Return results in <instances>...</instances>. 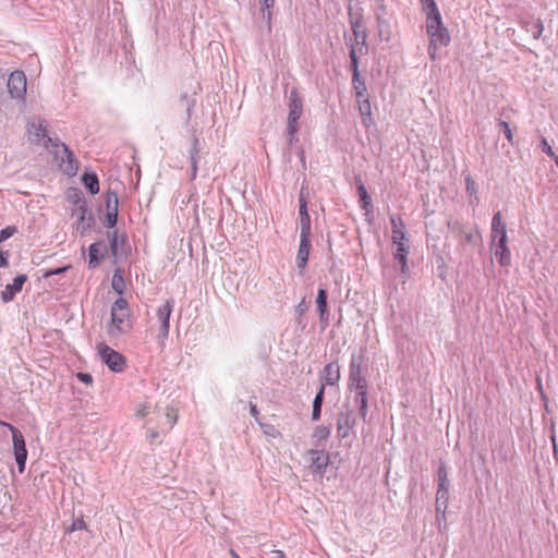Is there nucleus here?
I'll use <instances>...</instances> for the list:
<instances>
[{
    "mask_svg": "<svg viewBox=\"0 0 558 558\" xmlns=\"http://www.w3.org/2000/svg\"><path fill=\"white\" fill-rule=\"evenodd\" d=\"M363 355H352L349 364L348 389L354 392L359 415L365 421L368 411V383L363 374Z\"/></svg>",
    "mask_w": 558,
    "mask_h": 558,
    "instance_id": "f257e3e1",
    "label": "nucleus"
},
{
    "mask_svg": "<svg viewBox=\"0 0 558 558\" xmlns=\"http://www.w3.org/2000/svg\"><path fill=\"white\" fill-rule=\"evenodd\" d=\"M422 10L426 15V33L429 40L438 41L440 47H447L451 37L448 28L444 25L441 14L435 0H420Z\"/></svg>",
    "mask_w": 558,
    "mask_h": 558,
    "instance_id": "f03ea898",
    "label": "nucleus"
},
{
    "mask_svg": "<svg viewBox=\"0 0 558 558\" xmlns=\"http://www.w3.org/2000/svg\"><path fill=\"white\" fill-rule=\"evenodd\" d=\"M492 242L495 247L494 254L496 257H499V264L501 266L508 265L510 262V254L506 245V225L501 220L500 211H497L492 220Z\"/></svg>",
    "mask_w": 558,
    "mask_h": 558,
    "instance_id": "7ed1b4c3",
    "label": "nucleus"
},
{
    "mask_svg": "<svg viewBox=\"0 0 558 558\" xmlns=\"http://www.w3.org/2000/svg\"><path fill=\"white\" fill-rule=\"evenodd\" d=\"M288 119L287 133L288 142L292 145L298 141V132L300 129L299 120L303 114V98L296 88H292L288 98Z\"/></svg>",
    "mask_w": 558,
    "mask_h": 558,
    "instance_id": "20e7f679",
    "label": "nucleus"
},
{
    "mask_svg": "<svg viewBox=\"0 0 558 558\" xmlns=\"http://www.w3.org/2000/svg\"><path fill=\"white\" fill-rule=\"evenodd\" d=\"M130 311L128 301L123 298L116 300L111 306V323L109 332L111 336H118L129 330Z\"/></svg>",
    "mask_w": 558,
    "mask_h": 558,
    "instance_id": "39448f33",
    "label": "nucleus"
},
{
    "mask_svg": "<svg viewBox=\"0 0 558 558\" xmlns=\"http://www.w3.org/2000/svg\"><path fill=\"white\" fill-rule=\"evenodd\" d=\"M448 227L464 251L474 248L481 242V234L473 227L465 226L458 220L450 221Z\"/></svg>",
    "mask_w": 558,
    "mask_h": 558,
    "instance_id": "423d86ee",
    "label": "nucleus"
},
{
    "mask_svg": "<svg viewBox=\"0 0 558 558\" xmlns=\"http://www.w3.org/2000/svg\"><path fill=\"white\" fill-rule=\"evenodd\" d=\"M72 216L76 217V231L81 234L88 232L95 223L94 215L83 196H77L75 199Z\"/></svg>",
    "mask_w": 558,
    "mask_h": 558,
    "instance_id": "0eeeda50",
    "label": "nucleus"
},
{
    "mask_svg": "<svg viewBox=\"0 0 558 558\" xmlns=\"http://www.w3.org/2000/svg\"><path fill=\"white\" fill-rule=\"evenodd\" d=\"M174 300L168 299L163 304L158 306L156 310V317L159 323V331L157 335V339L162 344L169 337V330H170V316L174 308Z\"/></svg>",
    "mask_w": 558,
    "mask_h": 558,
    "instance_id": "6e6552de",
    "label": "nucleus"
},
{
    "mask_svg": "<svg viewBox=\"0 0 558 558\" xmlns=\"http://www.w3.org/2000/svg\"><path fill=\"white\" fill-rule=\"evenodd\" d=\"M10 432L12 434L13 454L17 464V469L20 473H23L25 471L27 460L25 438L21 430L15 426H10Z\"/></svg>",
    "mask_w": 558,
    "mask_h": 558,
    "instance_id": "1a4fd4ad",
    "label": "nucleus"
},
{
    "mask_svg": "<svg viewBox=\"0 0 558 558\" xmlns=\"http://www.w3.org/2000/svg\"><path fill=\"white\" fill-rule=\"evenodd\" d=\"M56 159L59 161L60 170L68 175H75L78 170V163L74 153L66 144H61V150L54 151Z\"/></svg>",
    "mask_w": 558,
    "mask_h": 558,
    "instance_id": "9d476101",
    "label": "nucleus"
},
{
    "mask_svg": "<svg viewBox=\"0 0 558 558\" xmlns=\"http://www.w3.org/2000/svg\"><path fill=\"white\" fill-rule=\"evenodd\" d=\"M98 352L101 361L116 373H121L125 367V359L118 351L107 344H100Z\"/></svg>",
    "mask_w": 558,
    "mask_h": 558,
    "instance_id": "9b49d317",
    "label": "nucleus"
},
{
    "mask_svg": "<svg viewBox=\"0 0 558 558\" xmlns=\"http://www.w3.org/2000/svg\"><path fill=\"white\" fill-rule=\"evenodd\" d=\"M355 422L354 411L348 404H343L337 417L338 437L341 439L349 437L355 426Z\"/></svg>",
    "mask_w": 558,
    "mask_h": 558,
    "instance_id": "f8f14e48",
    "label": "nucleus"
},
{
    "mask_svg": "<svg viewBox=\"0 0 558 558\" xmlns=\"http://www.w3.org/2000/svg\"><path fill=\"white\" fill-rule=\"evenodd\" d=\"M26 76L23 71H14L8 80V90L12 98L23 100L26 95Z\"/></svg>",
    "mask_w": 558,
    "mask_h": 558,
    "instance_id": "ddd939ff",
    "label": "nucleus"
},
{
    "mask_svg": "<svg viewBox=\"0 0 558 558\" xmlns=\"http://www.w3.org/2000/svg\"><path fill=\"white\" fill-rule=\"evenodd\" d=\"M108 239L110 242V252L113 258L126 256L129 253L128 235L125 233H119L118 230L108 232Z\"/></svg>",
    "mask_w": 558,
    "mask_h": 558,
    "instance_id": "4468645a",
    "label": "nucleus"
},
{
    "mask_svg": "<svg viewBox=\"0 0 558 558\" xmlns=\"http://www.w3.org/2000/svg\"><path fill=\"white\" fill-rule=\"evenodd\" d=\"M299 217H300V236H311V217L307 209V201L304 193V187L301 189L299 194Z\"/></svg>",
    "mask_w": 558,
    "mask_h": 558,
    "instance_id": "2eb2a0df",
    "label": "nucleus"
},
{
    "mask_svg": "<svg viewBox=\"0 0 558 558\" xmlns=\"http://www.w3.org/2000/svg\"><path fill=\"white\" fill-rule=\"evenodd\" d=\"M310 468L314 474H324L329 463V456L324 450H310Z\"/></svg>",
    "mask_w": 558,
    "mask_h": 558,
    "instance_id": "dca6fc26",
    "label": "nucleus"
},
{
    "mask_svg": "<svg viewBox=\"0 0 558 558\" xmlns=\"http://www.w3.org/2000/svg\"><path fill=\"white\" fill-rule=\"evenodd\" d=\"M328 292L325 288H319L316 296V307L319 316V323L324 330L329 325V312L327 308Z\"/></svg>",
    "mask_w": 558,
    "mask_h": 558,
    "instance_id": "f3484780",
    "label": "nucleus"
},
{
    "mask_svg": "<svg viewBox=\"0 0 558 558\" xmlns=\"http://www.w3.org/2000/svg\"><path fill=\"white\" fill-rule=\"evenodd\" d=\"M311 246V236H300V245L296 253V266L300 274H303L307 266Z\"/></svg>",
    "mask_w": 558,
    "mask_h": 558,
    "instance_id": "a211bd4d",
    "label": "nucleus"
},
{
    "mask_svg": "<svg viewBox=\"0 0 558 558\" xmlns=\"http://www.w3.org/2000/svg\"><path fill=\"white\" fill-rule=\"evenodd\" d=\"M26 275H19L13 279L12 283L5 286L4 290L1 292V299L4 303H8L14 299L16 293H19L23 284L26 282Z\"/></svg>",
    "mask_w": 558,
    "mask_h": 558,
    "instance_id": "6ab92c4d",
    "label": "nucleus"
},
{
    "mask_svg": "<svg viewBox=\"0 0 558 558\" xmlns=\"http://www.w3.org/2000/svg\"><path fill=\"white\" fill-rule=\"evenodd\" d=\"M323 383L325 386L337 385L340 379V366L337 362H330L323 369Z\"/></svg>",
    "mask_w": 558,
    "mask_h": 558,
    "instance_id": "aec40b11",
    "label": "nucleus"
},
{
    "mask_svg": "<svg viewBox=\"0 0 558 558\" xmlns=\"http://www.w3.org/2000/svg\"><path fill=\"white\" fill-rule=\"evenodd\" d=\"M106 252L107 248L104 243H92L88 248V266L90 268H95L96 266H98L101 259L104 258Z\"/></svg>",
    "mask_w": 558,
    "mask_h": 558,
    "instance_id": "412c9836",
    "label": "nucleus"
},
{
    "mask_svg": "<svg viewBox=\"0 0 558 558\" xmlns=\"http://www.w3.org/2000/svg\"><path fill=\"white\" fill-rule=\"evenodd\" d=\"M449 500V490L448 489H437L436 494V519L437 521L446 519V510L448 507Z\"/></svg>",
    "mask_w": 558,
    "mask_h": 558,
    "instance_id": "4be33fe9",
    "label": "nucleus"
},
{
    "mask_svg": "<svg viewBox=\"0 0 558 558\" xmlns=\"http://www.w3.org/2000/svg\"><path fill=\"white\" fill-rule=\"evenodd\" d=\"M28 132L34 137L36 142L45 141L48 136L47 134V123L44 119H38L37 122L33 121L27 125Z\"/></svg>",
    "mask_w": 558,
    "mask_h": 558,
    "instance_id": "5701e85b",
    "label": "nucleus"
},
{
    "mask_svg": "<svg viewBox=\"0 0 558 558\" xmlns=\"http://www.w3.org/2000/svg\"><path fill=\"white\" fill-rule=\"evenodd\" d=\"M356 189H357V194L360 197V201H359L360 206L367 214L373 209L372 197L368 194L364 183L361 180L356 181Z\"/></svg>",
    "mask_w": 558,
    "mask_h": 558,
    "instance_id": "b1692460",
    "label": "nucleus"
},
{
    "mask_svg": "<svg viewBox=\"0 0 558 558\" xmlns=\"http://www.w3.org/2000/svg\"><path fill=\"white\" fill-rule=\"evenodd\" d=\"M82 181L90 194L96 195L99 193V180L96 173L85 172L82 177Z\"/></svg>",
    "mask_w": 558,
    "mask_h": 558,
    "instance_id": "393cba45",
    "label": "nucleus"
},
{
    "mask_svg": "<svg viewBox=\"0 0 558 558\" xmlns=\"http://www.w3.org/2000/svg\"><path fill=\"white\" fill-rule=\"evenodd\" d=\"M449 478L448 471L444 463H441L437 470V489H448L449 490Z\"/></svg>",
    "mask_w": 558,
    "mask_h": 558,
    "instance_id": "a878e982",
    "label": "nucleus"
},
{
    "mask_svg": "<svg viewBox=\"0 0 558 558\" xmlns=\"http://www.w3.org/2000/svg\"><path fill=\"white\" fill-rule=\"evenodd\" d=\"M260 4V11H262V19L266 21L268 24V27L270 28V22L272 12L271 9L275 4V0H258Z\"/></svg>",
    "mask_w": 558,
    "mask_h": 558,
    "instance_id": "bb28decb",
    "label": "nucleus"
},
{
    "mask_svg": "<svg viewBox=\"0 0 558 558\" xmlns=\"http://www.w3.org/2000/svg\"><path fill=\"white\" fill-rule=\"evenodd\" d=\"M111 287L118 294H123L125 290V281L122 276L121 270L118 268L114 270L112 280H111Z\"/></svg>",
    "mask_w": 558,
    "mask_h": 558,
    "instance_id": "cd10ccee",
    "label": "nucleus"
},
{
    "mask_svg": "<svg viewBox=\"0 0 558 558\" xmlns=\"http://www.w3.org/2000/svg\"><path fill=\"white\" fill-rule=\"evenodd\" d=\"M201 143L197 136L193 135L192 145L189 150V159L191 165H197L199 160Z\"/></svg>",
    "mask_w": 558,
    "mask_h": 558,
    "instance_id": "c85d7f7f",
    "label": "nucleus"
},
{
    "mask_svg": "<svg viewBox=\"0 0 558 558\" xmlns=\"http://www.w3.org/2000/svg\"><path fill=\"white\" fill-rule=\"evenodd\" d=\"M177 423V413L172 408H166L165 413L162 414L161 425L166 426L168 429L172 428Z\"/></svg>",
    "mask_w": 558,
    "mask_h": 558,
    "instance_id": "c756f323",
    "label": "nucleus"
},
{
    "mask_svg": "<svg viewBox=\"0 0 558 558\" xmlns=\"http://www.w3.org/2000/svg\"><path fill=\"white\" fill-rule=\"evenodd\" d=\"M349 57H350V68L352 71L353 81H357V77L360 76L359 58H357V54H356V51H355V48L353 45H351Z\"/></svg>",
    "mask_w": 558,
    "mask_h": 558,
    "instance_id": "7c9ffc66",
    "label": "nucleus"
},
{
    "mask_svg": "<svg viewBox=\"0 0 558 558\" xmlns=\"http://www.w3.org/2000/svg\"><path fill=\"white\" fill-rule=\"evenodd\" d=\"M352 85L355 92L356 100L368 97L365 82L361 78V75L357 77V81L352 80Z\"/></svg>",
    "mask_w": 558,
    "mask_h": 558,
    "instance_id": "2f4dec72",
    "label": "nucleus"
},
{
    "mask_svg": "<svg viewBox=\"0 0 558 558\" xmlns=\"http://www.w3.org/2000/svg\"><path fill=\"white\" fill-rule=\"evenodd\" d=\"M352 32L357 44L366 45V33L361 29V23L359 21L352 22Z\"/></svg>",
    "mask_w": 558,
    "mask_h": 558,
    "instance_id": "473e14b6",
    "label": "nucleus"
},
{
    "mask_svg": "<svg viewBox=\"0 0 558 558\" xmlns=\"http://www.w3.org/2000/svg\"><path fill=\"white\" fill-rule=\"evenodd\" d=\"M331 434V427L319 425L315 428L313 437L319 442L327 440Z\"/></svg>",
    "mask_w": 558,
    "mask_h": 558,
    "instance_id": "72a5a7b5",
    "label": "nucleus"
},
{
    "mask_svg": "<svg viewBox=\"0 0 558 558\" xmlns=\"http://www.w3.org/2000/svg\"><path fill=\"white\" fill-rule=\"evenodd\" d=\"M119 199L118 195L113 191H109L106 195V207L107 211H118Z\"/></svg>",
    "mask_w": 558,
    "mask_h": 558,
    "instance_id": "f704fd0d",
    "label": "nucleus"
},
{
    "mask_svg": "<svg viewBox=\"0 0 558 558\" xmlns=\"http://www.w3.org/2000/svg\"><path fill=\"white\" fill-rule=\"evenodd\" d=\"M391 230H399L404 231L405 230V223L403 222L402 218L399 215L392 214L389 217Z\"/></svg>",
    "mask_w": 558,
    "mask_h": 558,
    "instance_id": "c9c22d12",
    "label": "nucleus"
},
{
    "mask_svg": "<svg viewBox=\"0 0 558 558\" xmlns=\"http://www.w3.org/2000/svg\"><path fill=\"white\" fill-rule=\"evenodd\" d=\"M391 241H392V244H400V243H408L409 242V239L407 236V232L405 230L404 231H399V230H391Z\"/></svg>",
    "mask_w": 558,
    "mask_h": 558,
    "instance_id": "e433bc0d",
    "label": "nucleus"
},
{
    "mask_svg": "<svg viewBox=\"0 0 558 558\" xmlns=\"http://www.w3.org/2000/svg\"><path fill=\"white\" fill-rule=\"evenodd\" d=\"M360 116H367L372 113V107L368 97L357 99Z\"/></svg>",
    "mask_w": 558,
    "mask_h": 558,
    "instance_id": "4c0bfd02",
    "label": "nucleus"
},
{
    "mask_svg": "<svg viewBox=\"0 0 558 558\" xmlns=\"http://www.w3.org/2000/svg\"><path fill=\"white\" fill-rule=\"evenodd\" d=\"M17 232V229L15 226H8L4 229L0 230V243L3 241L10 239Z\"/></svg>",
    "mask_w": 558,
    "mask_h": 558,
    "instance_id": "58836bf2",
    "label": "nucleus"
},
{
    "mask_svg": "<svg viewBox=\"0 0 558 558\" xmlns=\"http://www.w3.org/2000/svg\"><path fill=\"white\" fill-rule=\"evenodd\" d=\"M465 189L470 196L475 195V198L477 199V185L476 182L470 175L465 178Z\"/></svg>",
    "mask_w": 558,
    "mask_h": 558,
    "instance_id": "ea45409f",
    "label": "nucleus"
},
{
    "mask_svg": "<svg viewBox=\"0 0 558 558\" xmlns=\"http://www.w3.org/2000/svg\"><path fill=\"white\" fill-rule=\"evenodd\" d=\"M395 259L400 264L401 266V272L407 274L409 271L408 267V255L403 254H393Z\"/></svg>",
    "mask_w": 558,
    "mask_h": 558,
    "instance_id": "a19ab883",
    "label": "nucleus"
},
{
    "mask_svg": "<svg viewBox=\"0 0 558 558\" xmlns=\"http://www.w3.org/2000/svg\"><path fill=\"white\" fill-rule=\"evenodd\" d=\"M150 413V404H148L147 402H144V403H141L137 409H136V412H135V415L138 417V418H144L146 417V415H148Z\"/></svg>",
    "mask_w": 558,
    "mask_h": 558,
    "instance_id": "79ce46f5",
    "label": "nucleus"
},
{
    "mask_svg": "<svg viewBox=\"0 0 558 558\" xmlns=\"http://www.w3.org/2000/svg\"><path fill=\"white\" fill-rule=\"evenodd\" d=\"M118 221V211H107L105 225L107 228H113Z\"/></svg>",
    "mask_w": 558,
    "mask_h": 558,
    "instance_id": "37998d69",
    "label": "nucleus"
},
{
    "mask_svg": "<svg viewBox=\"0 0 558 558\" xmlns=\"http://www.w3.org/2000/svg\"><path fill=\"white\" fill-rule=\"evenodd\" d=\"M87 529V525L85 523V521L83 520V518H77V519H74L71 526L68 529V532H74V531H80V530H85Z\"/></svg>",
    "mask_w": 558,
    "mask_h": 558,
    "instance_id": "c03bdc74",
    "label": "nucleus"
},
{
    "mask_svg": "<svg viewBox=\"0 0 558 558\" xmlns=\"http://www.w3.org/2000/svg\"><path fill=\"white\" fill-rule=\"evenodd\" d=\"M324 396H325V385L320 384V387L313 400V407H323Z\"/></svg>",
    "mask_w": 558,
    "mask_h": 558,
    "instance_id": "a18cd8bd",
    "label": "nucleus"
},
{
    "mask_svg": "<svg viewBox=\"0 0 558 558\" xmlns=\"http://www.w3.org/2000/svg\"><path fill=\"white\" fill-rule=\"evenodd\" d=\"M533 28L534 29H530L527 28V24L525 23V32H532L533 34V37L534 38H538L541 35H542V32H543V23L538 20L534 25H533Z\"/></svg>",
    "mask_w": 558,
    "mask_h": 558,
    "instance_id": "49530a36",
    "label": "nucleus"
},
{
    "mask_svg": "<svg viewBox=\"0 0 558 558\" xmlns=\"http://www.w3.org/2000/svg\"><path fill=\"white\" fill-rule=\"evenodd\" d=\"M438 41H432L429 40V44H428V47H427V52H428V56L432 60H436L437 58V49H438Z\"/></svg>",
    "mask_w": 558,
    "mask_h": 558,
    "instance_id": "de8ad7c7",
    "label": "nucleus"
},
{
    "mask_svg": "<svg viewBox=\"0 0 558 558\" xmlns=\"http://www.w3.org/2000/svg\"><path fill=\"white\" fill-rule=\"evenodd\" d=\"M396 246V251L393 254H403V255H409L410 253V245H409V242L405 243H400V244H395Z\"/></svg>",
    "mask_w": 558,
    "mask_h": 558,
    "instance_id": "09e8293b",
    "label": "nucleus"
},
{
    "mask_svg": "<svg viewBox=\"0 0 558 558\" xmlns=\"http://www.w3.org/2000/svg\"><path fill=\"white\" fill-rule=\"evenodd\" d=\"M361 122H362V125L366 130H368L371 126L375 125V120H374L372 113H369L367 116H361Z\"/></svg>",
    "mask_w": 558,
    "mask_h": 558,
    "instance_id": "8fccbe9b",
    "label": "nucleus"
},
{
    "mask_svg": "<svg viewBox=\"0 0 558 558\" xmlns=\"http://www.w3.org/2000/svg\"><path fill=\"white\" fill-rule=\"evenodd\" d=\"M61 142L59 141V138H52L50 136H47L46 140H45V145L47 147H52V148H60L61 149Z\"/></svg>",
    "mask_w": 558,
    "mask_h": 558,
    "instance_id": "3c124183",
    "label": "nucleus"
},
{
    "mask_svg": "<svg viewBox=\"0 0 558 558\" xmlns=\"http://www.w3.org/2000/svg\"><path fill=\"white\" fill-rule=\"evenodd\" d=\"M76 377L78 378L80 381H82L86 385H89L93 381V377L88 373L80 372V373H77Z\"/></svg>",
    "mask_w": 558,
    "mask_h": 558,
    "instance_id": "603ef678",
    "label": "nucleus"
},
{
    "mask_svg": "<svg viewBox=\"0 0 558 558\" xmlns=\"http://www.w3.org/2000/svg\"><path fill=\"white\" fill-rule=\"evenodd\" d=\"M69 268H70V266L59 267V268H54V269H50V270L46 274V277L61 275L62 272H64V271H65L66 269H69Z\"/></svg>",
    "mask_w": 558,
    "mask_h": 558,
    "instance_id": "864d4df0",
    "label": "nucleus"
},
{
    "mask_svg": "<svg viewBox=\"0 0 558 558\" xmlns=\"http://www.w3.org/2000/svg\"><path fill=\"white\" fill-rule=\"evenodd\" d=\"M9 252L0 250V268H4L8 266Z\"/></svg>",
    "mask_w": 558,
    "mask_h": 558,
    "instance_id": "5fc2aeb1",
    "label": "nucleus"
},
{
    "mask_svg": "<svg viewBox=\"0 0 558 558\" xmlns=\"http://www.w3.org/2000/svg\"><path fill=\"white\" fill-rule=\"evenodd\" d=\"M543 151L554 159L557 157L555 155V153L553 151V148L550 147V145L545 140L543 141Z\"/></svg>",
    "mask_w": 558,
    "mask_h": 558,
    "instance_id": "6e6d98bb",
    "label": "nucleus"
},
{
    "mask_svg": "<svg viewBox=\"0 0 558 558\" xmlns=\"http://www.w3.org/2000/svg\"><path fill=\"white\" fill-rule=\"evenodd\" d=\"M147 438L150 442H154L157 438H159V433L153 428L147 430Z\"/></svg>",
    "mask_w": 558,
    "mask_h": 558,
    "instance_id": "4d7b16f0",
    "label": "nucleus"
},
{
    "mask_svg": "<svg viewBox=\"0 0 558 558\" xmlns=\"http://www.w3.org/2000/svg\"><path fill=\"white\" fill-rule=\"evenodd\" d=\"M320 415H322V407H313L312 420L318 421L320 418Z\"/></svg>",
    "mask_w": 558,
    "mask_h": 558,
    "instance_id": "13d9d810",
    "label": "nucleus"
},
{
    "mask_svg": "<svg viewBox=\"0 0 558 558\" xmlns=\"http://www.w3.org/2000/svg\"><path fill=\"white\" fill-rule=\"evenodd\" d=\"M307 306H306V303H305V300L303 299L296 306L295 308V312L299 314V315H303L306 311Z\"/></svg>",
    "mask_w": 558,
    "mask_h": 558,
    "instance_id": "bf43d9fd",
    "label": "nucleus"
},
{
    "mask_svg": "<svg viewBox=\"0 0 558 558\" xmlns=\"http://www.w3.org/2000/svg\"><path fill=\"white\" fill-rule=\"evenodd\" d=\"M250 412H251V415L256 420L258 421V415H259V411L257 409V405L254 404V403H250Z\"/></svg>",
    "mask_w": 558,
    "mask_h": 558,
    "instance_id": "052dcab7",
    "label": "nucleus"
},
{
    "mask_svg": "<svg viewBox=\"0 0 558 558\" xmlns=\"http://www.w3.org/2000/svg\"><path fill=\"white\" fill-rule=\"evenodd\" d=\"M501 126H502L504 133H505V135L507 136V138H508L509 141H511V138H512V134H511V130H510L509 124H508V123H506V122H501Z\"/></svg>",
    "mask_w": 558,
    "mask_h": 558,
    "instance_id": "680f3d73",
    "label": "nucleus"
},
{
    "mask_svg": "<svg viewBox=\"0 0 558 558\" xmlns=\"http://www.w3.org/2000/svg\"><path fill=\"white\" fill-rule=\"evenodd\" d=\"M198 166L197 165H191V173H190V180H195L197 177Z\"/></svg>",
    "mask_w": 558,
    "mask_h": 558,
    "instance_id": "e2e57ef3",
    "label": "nucleus"
},
{
    "mask_svg": "<svg viewBox=\"0 0 558 558\" xmlns=\"http://www.w3.org/2000/svg\"><path fill=\"white\" fill-rule=\"evenodd\" d=\"M0 425L7 427L9 430H10V426H13L12 424L7 423V422L1 421V420H0Z\"/></svg>",
    "mask_w": 558,
    "mask_h": 558,
    "instance_id": "0e129e2a",
    "label": "nucleus"
},
{
    "mask_svg": "<svg viewBox=\"0 0 558 558\" xmlns=\"http://www.w3.org/2000/svg\"><path fill=\"white\" fill-rule=\"evenodd\" d=\"M230 555L232 556V558H241L239 554L233 549H230Z\"/></svg>",
    "mask_w": 558,
    "mask_h": 558,
    "instance_id": "69168bd1",
    "label": "nucleus"
},
{
    "mask_svg": "<svg viewBox=\"0 0 558 558\" xmlns=\"http://www.w3.org/2000/svg\"><path fill=\"white\" fill-rule=\"evenodd\" d=\"M276 554H277L278 558H284L286 557V555H284V553L282 550H277Z\"/></svg>",
    "mask_w": 558,
    "mask_h": 558,
    "instance_id": "338daca9",
    "label": "nucleus"
},
{
    "mask_svg": "<svg viewBox=\"0 0 558 558\" xmlns=\"http://www.w3.org/2000/svg\"><path fill=\"white\" fill-rule=\"evenodd\" d=\"M555 163L558 167V157L555 158Z\"/></svg>",
    "mask_w": 558,
    "mask_h": 558,
    "instance_id": "774afa93",
    "label": "nucleus"
}]
</instances>
